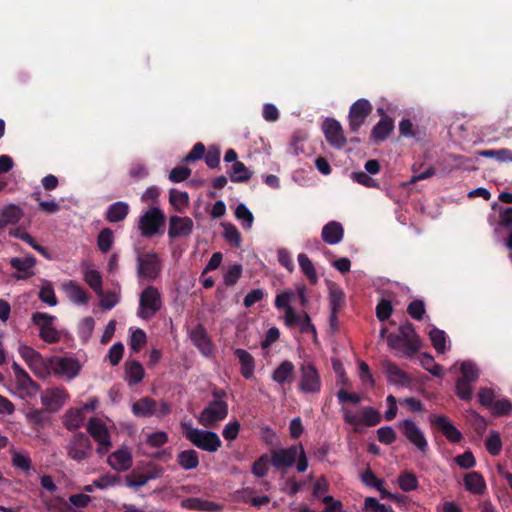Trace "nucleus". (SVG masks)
Returning a JSON list of instances; mask_svg holds the SVG:
<instances>
[{
	"instance_id": "49530a36",
	"label": "nucleus",
	"mask_w": 512,
	"mask_h": 512,
	"mask_svg": "<svg viewBox=\"0 0 512 512\" xmlns=\"http://www.w3.org/2000/svg\"><path fill=\"white\" fill-rule=\"evenodd\" d=\"M222 226L224 228L223 237L225 240L235 247H240L242 237L236 226L232 223H223Z\"/></svg>"
},
{
	"instance_id": "72a5a7b5",
	"label": "nucleus",
	"mask_w": 512,
	"mask_h": 512,
	"mask_svg": "<svg viewBox=\"0 0 512 512\" xmlns=\"http://www.w3.org/2000/svg\"><path fill=\"white\" fill-rule=\"evenodd\" d=\"M129 210L130 207L126 202H115L108 207L106 220L110 223L121 222L127 217Z\"/></svg>"
},
{
	"instance_id": "ddd939ff",
	"label": "nucleus",
	"mask_w": 512,
	"mask_h": 512,
	"mask_svg": "<svg viewBox=\"0 0 512 512\" xmlns=\"http://www.w3.org/2000/svg\"><path fill=\"white\" fill-rule=\"evenodd\" d=\"M399 428L405 438L414 445L421 453L428 451L429 445L423 431L410 419L399 423Z\"/></svg>"
},
{
	"instance_id": "4c0bfd02",
	"label": "nucleus",
	"mask_w": 512,
	"mask_h": 512,
	"mask_svg": "<svg viewBox=\"0 0 512 512\" xmlns=\"http://www.w3.org/2000/svg\"><path fill=\"white\" fill-rule=\"evenodd\" d=\"M397 482L400 489L404 492H411L419 487V481L416 474L407 469L400 472Z\"/></svg>"
},
{
	"instance_id": "a19ab883",
	"label": "nucleus",
	"mask_w": 512,
	"mask_h": 512,
	"mask_svg": "<svg viewBox=\"0 0 512 512\" xmlns=\"http://www.w3.org/2000/svg\"><path fill=\"white\" fill-rule=\"evenodd\" d=\"M271 465V457L268 454H262L252 465L251 472L257 478H264L268 474Z\"/></svg>"
},
{
	"instance_id": "c03bdc74",
	"label": "nucleus",
	"mask_w": 512,
	"mask_h": 512,
	"mask_svg": "<svg viewBox=\"0 0 512 512\" xmlns=\"http://www.w3.org/2000/svg\"><path fill=\"white\" fill-rule=\"evenodd\" d=\"M429 338L437 353L443 354L446 351L447 335L445 331L434 327L429 332Z\"/></svg>"
},
{
	"instance_id": "3c124183",
	"label": "nucleus",
	"mask_w": 512,
	"mask_h": 512,
	"mask_svg": "<svg viewBox=\"0 0 512 512\" xmlns=\"http://www.w3.org/2000/svg\"><path fill=\"white\" fill-rule=\"evenodd\" d=\"M39 299L49 306H56L58 303L54 289L50 282H46L40 289Z\"/></svg>"
},
{
	"instance_id": "6ab92c4d",
	"label": "nucleus",
	"mask_w": 512,
	"mask_h": 512,
	"mask_svg": "<svg viewBox=\"0 0 512 512\" xmlns=\"http://www.w3.org/2000/svg\"><path fill=\"white\" fill-rule=\"evenodd\" d=\"M56 375L65 376L67 379H73L80 371V365L77 360L68 357H62L55 360L52 366Z\"/></svg>"
},
{
	"instance_id": "f03ea898",
	"label": "nucleus",
	"mask_w": 512,
	"mask_h": 512,
	"mask_svg": "<svg viewBox=\"0 0 512 512\" xmlns=\"http://www.w3.org/2000/svg\"><path fill=\"white\" fill-rule=\"evenodd\" d=\"M386 338L390 348L401 350L407 358H412L422 347L421 339L409 321L400 325L398 333H389Z\"/></svg>"
},
{
	"instance_id": "6e6d98bb",
	"label": "nucleus",
	"mask_w": 512,
	"mask_h": 512,
	"mask_svg": "<svg viewBox=\"0 0 512 512\" xmlns=\"http://www.w3.org/2000/svg\"><path fill=\"white\" fill-rule=\"evenodd\" d=\"M120 483V477L117 474H104L98 479L94 480V485L98 489H106L108 487L116 486Z\"/></svg>"
},
{
	"instance_id": "20e7f679",
	"label": "nucleus",
	"mask_w": 512,
	"mask_h": 512,
	"mask_svg": "<svg viewBox=\"0 0 512 512\" xmlns=\"http://www.w3.org/2000/svg\"><path fill=\"white\" fill-rule=\"evenodd\" d=\"M56 317L46 312H34L31 323L38 328L39 338L48 344H55L61 340V332L56 329Z\"/></svg>"
},
{
	"instance_id": "4d7b16f0",
	"label": "nucleus",
	"mask_w": 512,
	"mask_h": 512,
	"mask_svg": "<svg viewBox=\"0 0 512 512\" xmlns=\"http://www.w3.org/2000/svg\"><path fill=\"white\" fill-rule=\"evenodd\" d=\"M220 157H221L220 148L218 146L213 145V146H209V148L205 154L204 160H205L206 165L209 168L214 169L219 166Z\"/></svg>"
},
{
	"instance_id": "37998d69",
	"label": "nucleus",
	"mask_w": 512,
	"mask_h": 512,
	"mask_svg": "<svg viewBox=\"0 0 512 512\" xmlns=\"http://www.w3.org/2000/svg\"><path fill=\"white\" fill-rule=\"evenodd\" d=\"M84 281L98 296H101L103 294L102 276L100 272L93 269L87 270L84 273Z\"/></svg>"
},
{
	"instance_id": "9d476101",
	"label": "nucleus",
	"mask_w": 512,
	"mask_h": 512,
	"mask_svg": "<svg viewBox=\"0 0 512 512\" xmlns=\"http://www.w3.org/2000/svg\"><path fill=\"white\" fill-rule=\"evenodd\" d=\"M161 271V262L156 253H144L137 257V276L149 282L154 281Z\"/></svg>"
},
{
	"instance_id": "5fc2aeb1",
	"label": "nucleus",
	"mask_w": 512,
	"mask_h": 512,
	"mask_svg": "<svg viewBox=\"0 0 512 512\" xmlns=\"http://www.w3.org/2000/svg\"><path fill=\"white\" fill-rule=\"evenodd\" d=\"M425 304L423 300L417 299L409 303L407 313L415 320L420 321L425 314Z\"/></svg>"
},
{
	"instance_id": "4be33fe9",
	"label": "nucleus",
	"mask_w": 512,
	"mask_h": 512,
	"mask_svg": "<svg viewBox=\"0 0 512 512\" xmlns=\"http://www.w3.org/2000/svg\"><path fill=\"white\" fill-rule=\"evenodd\" d=\"M295 377V366L292 361L284 360L272 372L271 378L281 386L291 384Z\"/></svg>"
},
{
	"instance_id": "dca6fc26",
	"label": "nucleus",
	"mask_w": 512,
	"mask_h": 512,
	"mask_svg": "<svg viewBox=\"0 0 512 512\" xmlns=\"http://www.w3.org/2000/svg\"><path fill=\"white\" fill-rule=\"evenodd\" d=\"M429 419L431 425L439 429L448 441L459 443L462 440V433L450 422L447 416L433 414Z\"/></svg>"
},
{
	"instance_id": "f704fd0d",
	"label": "nucleus",
	"mask_w": 512,
	"mask_h": 512,
	"mask_svg": "<svg viewBox=\"0 0 512 512\" xmlns=\"http://www.w3.org/2000/svg\"><path fill=\"white\" fill-rule=\"evenodd\" d=\"M126 380L129 386L138 384L144 378V368L142 364L136 360L126 362L125 364Z\"/></svg>"
},
{
	"instance_id": "aec40b11",
	"label": "nucleus",
	"mask_w": 512,
	"mask_h": 512,
	"mask_svg": "<svg viewBox=\"0 0 512 512\" xmlns=\"http://www.w3.org/2000/svg\"><path fill=\"white\" fill-rule=\"evenodd\" d=\"M384 373L389 383L407 387L411 384V377L395 363L387 361L383 365Z\"/></svg>"
},
{
	"instance_id": "c756f323",
	"label": "nucleus",
	"mask_w": 512,
	"mask_h": 512,
	"mask_svg": "<svg viewBox=\"0 0 512 512\" xmlns=\"http://www.w3.org/2000/svg\"><path fill=\"white\" fill-rule=\"evenodd\" d=\"M235 356L241 364V375L245 379H250L254 374L255 360L253 356L246 350L238 348L234 351Z\"/></svg>"
},
{
	"instance_id": "79ce46f5",
	"label": "nucleus",
	"mask_w": 512,
	"mask_h": 512,
	"mask_svg": "<svg viewBox=\"0 0 512 512\" xmlns=\"http://www.w3.org/2000/svg\"><path fill=\"white\" fill-rule=\"evenodd\" d=\"M114 243V233L110 228H103L97 236V246L102 253H108Z\"/></svg>"
},
{
	"instance_id": "bf43d9fd",
	"label": "nucleus",
	"mask_w": 512,
	"mask_h": 512,
	"mask_svg": "<svg viewBox=\"0 0 512 512\" xmlns=\"http://www.w3.org/2000/svg\"><path fill=\"white\" fill-rule=\"evenodd\" d=\"M12 464L14 467L29 472L32 468L31 459L28 455L19 452H14L12 455Z\"/></svg>"
},
{
	"instance_id": "338daca9",
	"label": "nucleus",
	"mask_w": 512,
	"mask_h": 512,
	"mask_svg": "<svg viewBox=\"0 0 512 512\" xmlns=\"http://www.w3.org/2000/svg\"><path fill=\"white\" fill-rule=\"evenodd\" d=\"M490 408L492 409L494 415L504 416L511 412L512 403L508 399L496 400Z\"/></svg>"
},
{
	"instance_id": "39448f33",
	"label": "nucleus",
	"mask_w": 512,
	"mask_h": 512,
	"mask_svg": "<svg viewBox=\"0 0 512 512\" xmlns=\"http://www.w3.org/2000/svg\"><path fill=\"white\" fill-rule=\"evenodd\" d=\"M343 411V419L345 423L353 426V431L356 433L361 432V426H376L381 422L380 413L371 406L363 407L360 414L353 413L345 408Z\"/></svg>"
},
{
	"instance_id": "0eeeda50",
	"label": "nucleus",
	"mask_w": 512,
	"mask_h": 512,
	"mask_svg": "<svg viewBox=\"0 0 512 512\" xmlns=\"http://www.w3.org/2000/svg\"><path fill=\"white\" fill-rule=\"evenodd\" d=\"M299 370V391L305 394H318L321 391L322 382L316 366L311 362H303Z\"/></svg>"
},
{
	"instance_id": "603ef678",
	"label": "nucleus",
	"mask_w": 512,
	"mask_h": 512,
	"mask_svg": "<svg viewBox=\"0 0 512 512\" xmlns=\"http://www.w3.org/2000/svg\"><path fill=\"white\" fill-rule=\"evenodd\" d=\"M147 342L146 333L142 329H136L130 336V348L134 352H139Z\"/></svg>"
},
{
	"instance_id": "f3484780",
	"label": "nucleus",
	"mask_w": 512,
	"mask_h": 512,
	"mask_svg": "<svg viewBox=\"0 0 512 512\" xmlns=\"http://www.w3.org/2000/svg\"><path fill=\"white\" fill-rule=\"evenodd\" d=\"M12 370L18 389L24 391L29 397L36 396L40 391L39 384H37L17 362H13Z\"/></svg>"
},
{
	"instance_id": "4468645a",
	"label": "nucleus",
	"mask_w": 512,
	"mask_h": 512,
	"mask_svg": "<svg viewBox=\"0 0 512 512\" xmlns=\"http://www.w3.org/2000/svg\"><path fill=\"white\" fill-rule=\"evenodd\" d=\"M41 402L52 413L59 411L69 398L67 391L61 387L47 388L41 393Z\"/></svg>"
},
{
	"instance_id": "6e6552de",
	"label": "nucleus",
	"mask_w": 512,
	"mask_h": 512,
	"mask_svg": "<svg viewBox=\"0 0 512 512\" xmlns=\"http://www.w3.org/2000/svg\"><path fill=\"white\" fill-rule=\"evenodd\" d=\"M67 455L77 462L88 459L92 453V443L90 438L83 432H77L72 435L66 446Z\"/></svg>"
},
{
	"instance_id": "e2e57ef3",
	"label": "nucleus",
	"mask_w": 512,
	"mask_h": 512,
	"mask_svg": "<svg viewBox=\"0 0 512 512\" xmlns=\"http://www.w3.org/2000/svg\"><path fill=\"white\" fill-rule=\"evenodd\" d=\"M206 148L202 142H197L191 151L183 159L186 163H192L205 157Z\"/></svg>"
},
{
	"instance_id": "b1692460",
	"label": "nucleus",
	"mask_w": 512,
	"mask_h": 512,
	"mask_svg": "<svg viewBox=\"0 0 512 512\" xmlns=\"http://www.w3.org/2000/svg\"><path fill=\"white\" fill-rule=\"evenodd\" d=\"M190 339L202 354L208 355L211 353L212 343L203 325L198 324L191 330Z\"/></svg>"
},
{
	"instance_id": "680f3d73",
	"label": "nucleus",
	"mask_w": 512,
	"mask_h": 512,
	"mask_svg": "<svg viewBox=\"0 0 512 512\" xmlns=\"http://www.w3.org/2000/svg\"><path fill=\"white\" fill-rule=\"evenodd\" d=\"M393 312L392 304L387 299H381L380 302L376 306V316L379 321H386L390 318Z\"/></svg>"
},
{
	"instance_id": "c85d7f7f",
	"label": "nucleus",
	"mask_w": 512,
	"mask_h": 512,
	"mask_svg": "<svg viewBox=\"0 0 512 512\" xmlns=\"http://www.w3.org/2000/svg\"><path fill=\"white\" fill-rule=\"evenodd\" d=\"M346 304V295L343 289L336 283L329 285L330 313H339Z\"/></svg>"
},
{
	"instance_id": "f257e3e1",
	"label": "nucleus",
	"mask_w": 512,
	"mask_h": 512,
	"mask_svg": "<svg viewBox=\"0 0 512 512\" xmlns=\"http://www.w3.org/2000/svg\"><path fill=\"white\" fill-rule=\"evenodd\" d=\"M271 466L277 470L286 471L296 463V469L303 473L308 468V458L302 444L270 451Z\"/></svg>"
},
{
	"instance_id": "864d4df0",
	"label": "nucleus",
	"mask_w": 512,
	"mask_h": 512,
	"mask_svg": "<svg viewBox=\"0 0 512 512\" xmlns=\"http://www.w3.org/2000/svg\"><path fill=\"white\" fill-rule=\"evenodd\" d=\"M364 510L366 512H394L391 506L380 503L374 497H367L364 500Z\"/></svg>"
},
{
	"instance_id": "a878e982",
	"label": "nucleus",
	"mask_w": 512,
	"mask_h": 512,
	"mask_svg": "<svg viewBox=\"0 0 512 512\" xmlns=\"http://www.w3.org/2000/svg\"><path fill=\"white\" fill-rule=\"evenodd\" d=\"M394 129V121L388 116H382L371 131V139L375 143L386 140Z\"/></svg>"
},
{
	"instance_id": "423d86ee",
	"label": "nucleus",
	"mask_w": 512,
	"mask_h": 512,
	"mask_svg": "<svg viewBox=\"0 0 512 512\" xmlns=\"http://www.w3.org/2000/svg\"><path fill=\"white\" fill-rule=\"evenodd\" d=\"M165 215L158 207L148 209L139 218V230L142 236L151 238L158 233H163Z\"/></svg>"
},
{
	"instance_id": "393cba45",
	"label": "nucleus",
	"mask_w": 512,
	"mask_h": 512,
	"mask_svg": "<svg viewBox=\"0 0 512 512\" xmlns=\"http://www.w3.org/2000/svg\"><path fill=\"white\" fill-rule=\"evenodd\" d=\"M180 506L184 509L194 510V511H206V512H219L221 510V505L208 501L202 500L197 497L186 498L181 501Z\"/></svg>"
},
{
	"instance_id": "0e129e2a",
	"label": "nucleus",
	"mask_w": 512,
	"mask_h": 512,
	"mask_svg": "<svg viewBox=\"0 0 512 512\" xmlns=\"http://www.w3.org/2000/svg\"><path fill=\"white\" fill-rule=\"evenodd\" d=\"M351 178L358 184L368 188H378L379 186L378 182L364 171L353 172Z\"/></svg>"
},
{
	"instance_id": "5701e85b",
	"label": "nucleus",
	"mask_w": 512,
	"mask_h": 512,
	"mask_svg": "<svg viewBox=\"0 0 512 512\" xmlns=\"http://www.w3.org/2000/svg\"><path fill=\"white\" fill-rule=\"evenodd\" d=\"M321 237L325 243L336 245L344 237V228L340 222L330 221L322 228Z\"/></svg>"
},
{
	"instance_id": "2eb2a0df",
	"label": "nucleus",
	"mask_w": 512,
	"mask_h": 512,
	"mask_svg": "<svg viewBox=\"0 0 512 512\" xmlns=\"http://www.w3.org/2000/svg\"><path fill=\"white\" fill-rule=\"evenodd\" d=\"M323 132L329 145L335 148H343L346 144V138L341 124L333 119L327 118L323 123Z\"/></svg>"
},
{
	"instance_id": "8fccbe9b",
	"label": "nucleus",
	"mask_w": 512,
	"mask_h": 512,
	"mask_svg": "<svg viewBox=\"0 0 512 512\" xmlns=\"http://www.w3.org/2000/svg\"><path fill=\"white\" fill-rule=\"evenodd\" d=\"M126 486L134 489L145 486L149 481L143 471L133 470L125 478Z\"/></svg>"
},
{
	"instance_id": "774afa93",
	"label": "nucleus",
	"mask_w": 512,
	"mask_h": 512,
	"mask_svg": "<svg viewBox=\"0 0 512 512\" xmlns=\"http://www.w3.org/2000/svg\"><path fill=\"white\" fill-rule=\"evenodd\" d=\"M191 175V169L186 166H179L173 168L169 173V180L174 183H179L188 179Z\"/></svg>"
},
{
	"instance_id": "052dcab7",
	"label": "nucleus",
	"mask_w": 512,
	"mask_h": 512,
	"mask_svg": "<svg viewBox=\"0 0 512 512\" xmlns=\"http://www.w3.org/2000/svg\"><path fill=\"white\" fill-rule=\"evenodd\" d=\"M485 446L487 451L493 455L497 456L502 449V441L498 433L492 432L490 436L486 439Z\"/></svg>"
},
{
	"instance_id": "7ed1b4c3",
	"label": "nucleus",
	"mask_w": 512,
	"mask_h": 512,
	"mask_svg": "<svg viewBox=\"0 0 512 512\" xmlns=\"http://www.w3.org/2000/svg\"><path fill=\"white\" fill-rule=\"evenodd\" d=\"M183 436L195 447L206 452H216L222 445L217 433L192 427L191 423L182 422Z\"/></svg>"
},
{
	"instance_id": "13d9d810",
	"label": "nucleus",
	"mask_w": 512,
	"mask_h": 512,
	"mask_svg": "<svg viewBox=\"0 0 512 512\" xmlns=\"http://www.w3.org/2000/svg\"><path fill=\"white\" fill-rule=\"evenodd\" d=\"M242 266L234 264L224 274V283L226 286H234L242 275Z\"/></svg>"
},
{
	"instance_id": "bb28decb",
	"label": "nucleus",
	"mask_w": 512,
	"mask_h": 512,
	"mask_svg": "<svg viewBox=\"0 0 512 512\" xmlns=\"http://www.w3.org/2000/svg\"><path fill=\"white\" fill-rule=\"evenodd\" d=\"M87 431L99 444H107V441H110V434L106 425L98 418L93 417L89 420Z\"/></svg>"
},
{
	"instance_id": "ea45409f",
	"label": "nucleus",
	"mask_w": 512,
	"mask_h": 512,
	"mask_svg": "<svg viewBox=\"0 0 512 512\" xmlns=\"http://www.w3.org/2000/svg\"><path fill=\"white\" fill-rule=\"evenodd\" d=\"M298 263H299L302 273L309 280L310 284H312V285L317 284L318 275H317L316 269L314 267V264L309 259V257L304 253H300L298 255Z\"/></svg>"
},
{
	"instance_id": "58836bf2",
	"label": "nucleus",
	"mask_w": 512,
	"mask_h": 512,
	"mask_svg": "<svg viewBox=\"0 0 512 512\" xmlns=\"http://www.w3.org/2000/svg\"><path fill=\"white\" fill-rule=\"evenodd\" d=\"M84 421V414L80 409L71 408L63 416V425L69 430H77Z\"/></svg>"
},
{
	"instance_id": "cd10ccee",
	"label": "nucleus",
	"mask_w": 512,
	"mask_h": 512,
	"mask_svg": "<svg viewBox=\"0 0 512 512\" xmlns=\"http://www.w3.org/2000/svg\"><path fill=\"white\" fill-rule=\"evenodd\" d=\"M109 465L117 471H126L132 466V456L127 450L120 449L108 457Z\"/></svg>"
},
{
	"instance_id": "09e8293b",
	"label": "nucleus",
	"mask_w": 512,
	"mask_h": 512,
	"mask_svg": "<svg viewBox=\"0 0 512 512\" xmlns=\"http://www.w3.org/2000/svg\"><path fill=\"white\" fill-rule=\"evenodd\" d=\"M460 372L462 374L460 379L471 383L475 382L479 377V370L477 366L471 361L462 362Z\"/></svg>"
},
{
	"instance_id": "f8f14e48",
	"label": "nucleus",
	"mask_w": 512,
	"mask_h": 512,
	"mask_svg": "<svg viewBox=\"0 0 512 512\" xmlns=\"http://www.w3.org/2000/svg\"><path fill=\"white\" fill-rule=\"evenodd\" d=\"M228 415L226 401H210L198 417L199 423L204 427H213L217 422L224 420Z\"/></svg>"
},
{
	"instance_id": "7c9ffc66",
	"label": "nucleus",
	"mask_w": 512,
	"mask_h": 512,
	"mask_svg": "<svg viewBox=\"0 0 512 512\" xmlns=\"http://www.w3.org/2000/svg\"><path fill=\"white\" fill-rule=\"evenodd\" d=\"M158 402L150 397H143L132 405V412L137 417H150L155 413Z\"/></svg>"
},
{
	"instance_id": "a211bd4d",
	"label": "nucleus",
	"mask_w": 512,
	"mask_h": 512,
	"mask_svg": "<svg viewBox=\"0 0 512 512\" xmlns=\"http://www.w3.org/2000/svg\"><path fill=\"white\" fill-rule=\"evenodd\" d=\"M193 227L191 218L173 215L169 219L168 236L170 239L187 237L192 233Z\"/></svg>"
},
{
	"instance_id": "c9c22d12",
	"label": "nucleus",
	"mask_w": 512,
	"mask_h": 512,
	"mask_svg": "<svg viewBox=\"0 0 512 512\" xmlns=\"http://www.w3.org/2000/svg\"><path fill=\"white\" fill-rule=\"evenodd\" d=\"M227 173L230 177V180L235 183L247 182L253 175V173L241 161L232 164Z\"/></svg>"
},
{
	"instance_id": "412c9836",
	"label": "nucleus",
	"mask_w": 512,
	"mask_h": 512,
	"mask_svg": "<svg viewBox=\"0 0 512 512\" xmlns=\"http://www.w3.org/2000/svg\"><path fill=\"white\" fill-rule=\"evenodd\" d=\"M10 265L18 272H22V274H15L13 276L15 279L26 280L34 275L32 268L36 265V258L34 256L25 258L13 257L10 259Z\"/></svg>"
},
{
	"instance_id": "69168bd1",
	"label": "nucleus",
	"mask_w": 512,
	"mask_h": 512,
	"mask_svg": "<svg viewBox=\"0 0 512 512\" xmlns=\"http://www.w3.org/2000/svg\"><path fill=\"white\" fill-rule=\"evenodd\" d=\"M295 292L292 290H286L281 294H278L275 298V306L277 309L287 310L291 308L290 302L295 298Z\"/></svg>"
},
{
	"instance_id": "2f4dec72",
	"label": "nucleus",
	"mask_w": 512,
	"mask_h": 512,
	"mask_svg": "<svg viewBox=\"0 0 512 512\" xmlns=\"http://www.w3.org/2000/svg\"><path fill=\"white\" fill-rule=\"evenodd\" d=\"M69 299L76 304H87L89 297L87 292L75 281L69 280L63 285Z\"/></svg>"
},
{
	"instance_id": "a18cd8bd",
	"label": "nucleus",
	"mask_w": 512,
	"mask_h": 512,
	"mask_svg": "<svg viewBox=\"0 0 512 512\" xmlns=\"http://www.w3.org/2000/svg\"><path fill=\"white\" fill-rule=\"evenodd\" d=\"M235 217L242 221L243 229H250L254 222V216L252 212L247 208V206L243 203L237 205L235 209Z\"/></svg>"
},
{
	"instance_id": "de8ad7c7",
	"label": "nucleus",
	"mask_w": 512,
	"mask_h": 512,
	"mask_svg": "<svg viewBox=\"0 0 512 512\" xmlns=\"http://www.w3.org/2000/svg\"><path fill=\"white\" fill-rule=\"evenodd\" d=\"M420 364L426 371L430 372L433 376H441L442 366L435 362L432 355L428 353L421 354Z\"/></svg>"
},
{
	"instance_id": "1a4fd4ad",
	"label": "nucleus",
	"mask_w": 512,
	"mask_h": 512,
	"mask_svg": "<svg viewBox=\"0 0 512 512\" xmlns=\"http://www.w3.org/2000/svg\"><path fill=\"white\" fill-rule=\"evenodd\" d=\"M162 306L161 295L154 286H147L140 294L139 316L148 319L154 316Z\"/></svg>"
},
{
	"instance_id": "9b49d317",
	"label": "nucleus",
	"mask_w": 512,
	"mask_h": 512,
	"mask_svg": "<svg viewBox=\"0 0 512 512\" xmlns=\"http://www.w3.org/2000/svg\"><path fill=\"white\" fill-rule=\"evenodd\" d=\"M373 106L365 98L355 101L349 109L348 122L352 133H358L368 116L372 113Z\"/></svg>"
},
{
	"instance_id": "473e14b6",
	"label": "nucleus",
	"mask_w": 512,
	"mask_h": 512,
	"mask_svg": "<svg viewBox=\"0 0 512 512\" xmlns=\"http://www.w3.org/2000/svg\"><path fill=\"white\" fill-rule=\"evenodd\" d=\"M464 485L466 490L473 494H483L486 489V484L483 476L476 471L469 472L464 477Z\"/></svg>"
},
{
	"instance_id": "e433bc0d",
	"label": "nucleus",
	"mask_w": 512,
	"mask_h": 512,
	"mask_svg": "<svg viewBox=\"0 0 512 512\" xmlns=\"http://www.w3.org/2000/svg\"><path fill=\"white\" fill-rule=\"evenodd\" d=\"M177 463L185 470L195 469L199 465L197 451L193 449L180 451L177 454Z\"/></svg>"
}]
</instances>
